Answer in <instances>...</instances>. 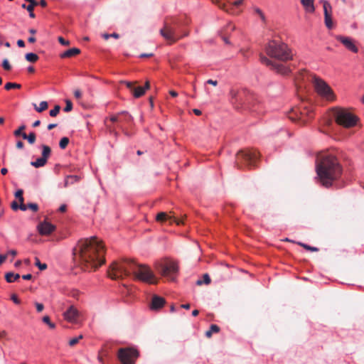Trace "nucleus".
Masks as SVG:
<instances>
[{
    "instance_id": "9",
    "label": "nucleus",
    "mask_w": 364,
    "mask_h": 364,
    "mask_svg": "<svg viewBox=\"0 0 364 364\" xmlns=\"http://www.w3.org/2000/svg\"><path fill=\"white\" fill-rule=\"evenodd\" d=\"M259 157V154L256 150H241L236 155L235 165L238 168H242L245 166H255Z\"/></svg>"
},
{
    "instance_id": "53",
    "label": "nucleus",
    "mask_w": 364,
    "mask_h": 364,
    "mask_svg": "<svg viewBox=\"0 0 364 364\" xmlns=\"http://www.w3.org/2000/svg\"><path fill=\"white\" fill-rule=\"evenodd\" d=\"M206 83L209 84V85H212L213 86H217L218 85V81L217 80H211V79L208 80L206 81Z\"/></svg>"
},
{
    "instance_id": "42",
    "label": "nucleus",
    "mask_w": 364,
    "mask_h": 364,
    "mask_svg": "<svg viewBox=\"0 0 364 364\" xmlns=\"http://www.w3.org/2000/svg\"><path fill=\"white\" fill-rule=\"evenodd\" d=\"M23 190L21 189L18 190L15 193V196L18 199L20 203H22L23 202Z\"/></svg>"
},
{
    "instance_id": "26",
    "label": "nucleus",
    "mask_w": 364,
    "mask_h": 364,
    "mask_svg": "<svg viewBox=\"0 0 364 364\" xmlns=\"http://www.w3.org/2000/svg\"><path fill=\"white\" fill-rule=\"evenodd\" d=\"M22 137L23 139H27L29 144H33L36 141V136L34 132H31L28 135L26 133H23Z\"/></svg>"
},
{
    "instance_id": "58",
    "label": "nucleus",
    "mask_w": 364,
    "mask_h": 364,
    "mask_svg": "<svg viewBox=\"0 0 364 364\" xmlns=\"http://www.w3.org/2000/svg\"><path fill=\"white\" fill-rule=\"evenodd\" d=\"M23 146H24V144H23V143L21 141H17V143H16V148L17 149H22L23 147Z\"/></svg>"
},
{
    "instance_id": "57",
    "label": "nucleus",
    "mask_w": 364,
    "mask_h": 364,
    "mask_svg": "<svg viewBox=\"0 0 364 364\" xmlns=\"http://www.w3.org/2000/svg\"><path fill=\"white\" fill-rule=\"evenodd\" d=\"M17 45L21 48H23L25 46V43L23 40L20 39L17 41Z\"/></svg>"
},
{
    "instance_id": "56",
    "label": "nucleus",
    "mask_w": 364,
    "mask_h": 364,
    "mask_svg": "<svg viewBox=\"0 0 364 364\" xmlns=\"http://www.w3.org/2000/svg\"><path fill=\"white\" fill-rule=\"evenodd\" d=\"M8 255H11L12 257H15L17 255V252L15 250H11L8 252L6 254Z\"/></svg>"
},
{
    "instance_id": "47",
    "label": "nucleus",
    "mask_w": 364,
    "mask_h": 364,
    "mask_svg": "<svg viewBox=\"0 0 364 364\" xmlns=\"http://www.w3.org/2000/svg\"><path fill=\"white\" fill-rule=\"evenodd\" d=\"M59 43L63 46H69L70 41L64 39L62 36H59L58 38Z\"/></svg>"
},
{
    "instance_id": "28",
    "label": "nucleus",
    "mask_w": 364,
    "mask_h": 364,
    "mask_svg": "<svg viewBox=\"0 0 364 364\" xmlns=\"http://www.w3.org/2000/svg\"><path fill=\"white\" fill-rule=\"evenodd\" d=\"M34 106V108L38 112H42L43 111H45L46 109H48V102H46V101H42L41 102V103L39 104V107H37V105L36 104L33 105Z\"/></svg>"
},
{
    "instance_id": "35",
    "label": "nucleus",
    "mask_w": 364,
    "mask_h": 364,
    "mask_svg": "<svg viewBox=\"0 0 364 364\" xmlns=\"http://www.w3.org/2000/svg\"><path fill=\"white\" fill-rule=\"evenodd\" d=\"M69 144V139L68 137H63L59 143L60 149H65Z\"/></svg>"
},
{
    "instance_id": "1",
    "label": "nucleus",
    "mask_w": 364,
    "mask_h": 364,
    "mask_svg": "<svg viewBox=\"0 0 364 364\" xmlns=\"http://www.w3.org/2000/svg\"><path fill=\"white\" fill-rule=\"evenodd\" d=\"M74 259L85 271L97 269L105 262L103 242L93 236L78 241L73 249Z\"/></svg>"
},
{
    "instance_id": "44",
    "label": "nucleus",
    "mask_w": 364,
    "mask_h": 364,
    "mask_svg": "<svg viewBox=\"0 0 364 364\" xmlns=\"http://www.w3.org/2000/svg\"><path fill=\"white\" fill-rule=\"evenodd\" d=\"M2 67L6 70H10L11 69V66L7 59H4L3 60Z\"/></svg>"
},
{
    "instance_id": "60",
    "label": "nucleus",
    "mask_w": 364,
    "mask_h": 364,
    "mask_svg": "<svg viewBox=\"0 0 364 364\" xmlns=\"http://www.w3.org/2000/svg\"><path fill=\"white\" fill-rule=\"evenodd\" d=\"M22 278L26 280H29L32 278V275L31 274H25L22 276Z\"/></svg>"
},
{
    "instance_id": "2",
    "label": "nucleus",
    "mask_w": 364,
    "mask_h": 364,
    "mask_svg": "<svg viewBox=\"0 0 364 364\" xmlns=\"http://www.w3.org/2000/svg\"><path fill=\"white\" fill-rule=\"evenodd\" d=\"M131 273L136 279L143 282L149 284H157L158 282V279L149 267L137 264L133 260L114 261L107 271V274L112 279H123L130 275Z\"/></svg>"
},
{
    "instance_id": "16",
    "label": "nucleus",
    "mask_w": 364,
    "mask_h": 364,
    "mask_svg": "<svg viewBox=\"0 0 364 364\" xmlns=\"http://www.w3.org/2000/svg\"><path fill=\"white\" fill-rule=\"evenodd\" d=\"M320 3L323 4L325 25L328 28L331 29L333 27L332 6L330 3L326 0H321Z\"/></svg>"
},
{
    "instance_id": "45",
    "label": "nucleus",
    "mask_w": 364,
    "mask_h": 364,
    "mask_svg": "<svg viewBox=\"0 0 364 364\" xmlns=\"http://www.w3.org/2000/svg\"><path fill=\"white\" fill-rule=\"evenodd\" d=\"M73 109V104L70 100H66V105L64 108V111L66 112H70Z\"/></svg>"
},
{
    "instance_id": "59",
    "label": "nucleus",
    "mask_w": 364,
    "mask_h": 364,
    "mask_svg": "<svg viewBox=\"0 0 364 364\" xmlns=\"http://www.w3.org/2000/svg\"><path fill=\"white\" fill-rule=\"evenodd\" d=\"M68 321H70L74 325H80L81 324L80 320L73 319V320H68Z\"/></svg>"
},
{
    "instance_id": "10",
    "label": "nucleus",
    "mask_w": 364,
    "mask_h": 364,
    "mask_svg": "<svg viewBox=\"0 0 364 364\" xmlns=\"http://www.w3.org/2000/svg\"><path fill=\"white\" fill-rule=\"evenodd\" d=\"M219 9L225 11V12L232 14L237 15L241 11V5L243 0H211Z\"/></svg>"
},
{
    "instance_id": "15",
    "label": "nucleus",
    "mask_w": 364,
    "mask_h": 364,
    "mask_svg": "<svg viewBox=\"0 0 364 364\" xmlns=\"http://www.w3.org/2000/svg\"><path fill=\"white\" fill-rule=\"evenodd\" d=\"M124 83L136 98L143 96L146 90L150 88V83L149 81L145 82V85L144 87L136 86V82H124Z\"/></svg>"
},
{
    "instance_id": "27",
    "label": "nucleus",
    "mask_w": 364,
    "mask_h": 364,
    "mask_svg": "<svg viewBox=\"0 0 364 364\" xmlns=\"http://www.w3.org/2000/svg\"><path fill=\"white\" fill-rule=\"evenodd\" d=\"M51 153L50 148L47 145H42V157L48 160Z\"/></svg>"
},
{
    "instance_id": "25",
    "label": "nucleus",
    "mask_w": 364,
    "mask_h": 364,
    "mask_svg": "<svg viewBox=\"0 0 364 364\" xmlns=\"http://www.w3.org/2000/svg\"><path fill=\"white\" fill-rule=\"evenodd\" d=\"M20 278V275L18 274H14L13 272H8L5 275V279L7 282H13Z\"/></svg>"
},
{
    "instance_id": "46",
    "label": "nucleus",
    "mask_w": 364,
    "mask_h": 364,
    "mask_svg": "<svg viewBox=\"0 0 364 364\" xmlns=\"http://www.w3.org/2000/svg\"><path fill=\"white\" fill-rule=\"evenodd\" d=\"M28 208L31 209L33 212H37L38 210V205L36 203H28Z\"/></svg>"
},
{
    "instance_id": "55",
    "label": "nucleus",
    "mask_w": 364,
    "mask_h": 364,
    "mask_svg": "<svg viewBox=\"0 0 364 364\" xmlns=\"http://www.w3.org/2000/svg\"><path fill=\"white\" fill-rule=\"evenodd\" d=\"M7 255H0V265L6 259Z\"/></svg>"
},
{
    "instance_id": "40",
    "label": "nucleus",
    "mask_w": 364,
    "mask_h": 364,
    "mask_svg": "<svg viewBox=\"0 0 364 364\" xmlns=\"http://www.w3.org/2000/svg\"><path fill=\"white\" fill-rule=\"evenodd\" d=\"M254 12L255 14H257L261 18V20L263 22L265 21L264 14H263V12L262 11L261 9H259V8H254Z\"/></svg>"
},
{
    "instance_id": "18",
    "label": "nucleus",
    "mask_w": 364,
    "mask_h": 364,
    "mask_svg": "<svg viewBox=\"0 0 364 364\" xmlns=\"http://www.w3.org/2000/svg\"><path fill=\"white\" fill-rule=\"evenodd\" d=\"M55 228L54 225L46 220L41 222L37 226V230L41 235H49L55 230Z\"/></svg>"
},
{
    "instance_id": "49",
    "label": "nucleus",
    "mask_w": 364,
    "mask_h": 364,
    "mask_svg": "<svg viewBox=\"0 0 364 364\" xmlns=\"http://www.w3.org/2000/svg\"><path fill=\"white\" fill-rule=\"evenodd\" d=\"M74 96L76 99H80L82 97V92L80 90H76L74 92Z\"/></svg>"
},
{
    "instance_id": "41",
    "label": "nucleus",
    "mask_w": 364,
    "mask_h": 364,
    "mask_svg": "<svg viewBox=\"0 0 364 364\" xmlns=\"http://www.w3.org/2000/svg\"><path fill=\"white\" fill-rule=\"evenodd\" d=\"M26 129V126L24 124L19 127V128L14 131V134L16 136H22V134L24 133L23 131Z\"/></svg>"
},
{
    "instance_id": "64",
    "label": "nucleus",
    "mask_w": 364,
    "mask_h": 364,
    "mask_svg": "<svg viewBox=\"0 0 364 364\" xmlns=\"http://www.w3.org/2000/svg\"><path fill=\"white\" fill-rule=\"evenodd\" d=\"M40 124H41V121H40V120H36V121H35V122L33 123V127H38Z\"/></svg>"
},
{
    "instance_id": "29",
    "label": "nucleus",
    "mask_w": 364,
    "mask_h": 364,
    "mask_svg": "<svg viewBox=\"0 0 364 364\" xmlns=\"http://www.w3.org/2000/svg\"><path fill=\"white\" fill-rule=\"evenodd\" d=\"M220 330V328L215 324L210 326V329L205 332V336L208 338H210L213 333H218Z\"/></svg>"
},
{
    "instance_id": "62",
    "label": "nucleus",
    "mask_w": 364,
    "mask_h": 364,
    "mask_svg": "<svg viewBox=\"0 0 364 364\" xmlns=\"http://www.w3.org/2000/svg\"><path fill=\"white\" fill-rule=\"evenodd\" d=\"M198 314H199V311H198V310L195 309V310H193V311H192V313H191V316H192L193 317H196V316L198 315Z\"/></svg>"
},
{
    "instance_id": "24",
    "label": "nucleus",
    "mask_w": 364,
    "mask_h": 364,
    "mask_svg": "<svg viewBox=\"0 0 364 364\" xmlns=\"http://www.w3.org/2000/svg\"><path fill=\"white\" fill-rule=\"evenodd\" d=\"M47 161L48 160H46V159H44L43 157L41 156V157L37 159L36 161H31V165L36 168L42 167L46 164Z\"/></svg>"
},
{
    "instance_id": "51",
    "label": "nucleus",
    "mask_w": 364,
    "mask_h": 364,
    "mask_svg": "<svg viewBox=\"0 0 364 364\" xmlns=\"http://www.w3.org/2000/svg\"><path fill=\"white\" fill-rule=\"evenodd\" d=\"M11 299L16 304H18L20 303V300L18 299V296L16 294H13L11 296Z\"/></svg>"
},
{
    "instance_id": "54",
    "label": "nucleus",
    "mask_w": 364,
    "mask_h": 364,
    "mask_svg": "<svg viewBox=\"0 0 364 364\" xmlns=\"http://www.w3.org/2000/svg\"><path fill=\"white\" fill-rule=\"evenodd\" d=\"M66 210H67V205H65V204L61 205L60 206L59 209H58V210H59L60 212H61V213H64V212H65V211H66Z\"/></svg>"
},
{
    "instance_id": "19",
    "label": "nucleus",
    "mask_w": 364,
    "mask_h": 364,
    "mask_svg": "<svg viewBox=\"0 0 364 364\" xmlns=\"http://www.w3.org/2000/svg\"><path fill=\"white\" fill-rule=\"evenodd\" d=\"M156 220L158 222L164 223L165 221H169L170 223H175L179 225L183 223L182 220L177 219L174 216L168 215L166 213L161 212L157 214Z\"/></svg>"
},
{
    "instance_id": "30",
    "label": "nucleus",
    "mask_w": 364,
    "mask_h": 364,
    "mask_svg": "<svg viewBox=\"0 0 364 364\" xmlns=\"http://www.w3.org/2000/svg\"><path fill=\"white\" fill-rule=\"evenodd\" d=\"M25 58L30 63H36L38 60V56L36 53H28L25 55Z\"/></svg>"
},
{
    "instance_id": "21",
    "label": "nucleus",
    "mask_w": 364,
    "mask_h": 364,
    "mask_svg": "<svg viewBox=\"0 0 364 364\" xmlns=\"http://www.w3.org/2000/svg\"><path fill=\"white\" fill-rule=\"evenodd\" d=\"M165 304V299L159 296H154L151 300L150 307L152 310H159Z\"/></svg>"
},
{
    "instance_id": "39",
    "label": "nucleus",
    "mask_w": 364,
    "mask_h": 364,
    "mask_svg": "<svg viewBox=\"0 0 364 364\" xmlns=\"http://www.w3.org/2000/svg\"><path fill=\"white\" fill-rule=\"evenodd\" d=\"M60 110V106L55 105L53 109L50 110L49 114L51 117H56L58 115V114L59 113Z\"/></svg>"
},
{
    "instance_id": "6",
    "label": "nucleus",
    "mask_w": 364,
    "mask_h": 364,
    "mask_svg": "<svg viewBox=\"0 0 364 364\" xmlns=\"http://www.w3.org/2000/svg\"><path fill=\"white\" fill-rule=\"evenodd\" d=\"M230 96V102L236 109H248L252 112H257V109L255 108L256 102H253L254 97L252 95L246 96L245 91L239 92L231 89Z\"/></svg>"
},
{
    "instance_id": "50",
    "label": "nucleus",
    "mask_w": 364,
    "mask_h": 364,
    "mask_svg": "<svg viewBox=\"0 0 364 364\" xmlns=\"http://www.w3.org/2000/svg\"><path fill=\"white\" fill-rule=\"evenodd\" d=\"M11 207L14 210H16L19 208L18 203L15 200L11 203Z\"/></svg>"
},
{
    "instance_id": "4",
    "label": "nucleus",
    "mask_w": 364,
    "mask_h": 364,
    "mask_svg": "<svg viewBox=\"0 0 364 364\" xmlns=\"http://www.w3.org/2000/svg\"><path fill=\"white\" fill-rule=\"evenodd\" d=\"M181 26V21L178 17L167 16L164 21L163 27L160 29V34L169 44H173L188 34L187 32L180 33Z\"/></svg>"
},
{
    "instance_id": "34",
    "label": "nucleus",
    "mask_w": 364,
    "mask_h": 364,
    "mask_svg": "<svg viewBox=\"0 0 364 364\" xmlns=\"http://www.w3.org/2000/svg\"><path fill=\"white\" fill-rule=\"evenodd\" d=\"M119 114H122L123 117H122V123H129L132 121V117L131 115H129L127 112H120Z\"/></svg>"
},
{
    "instance_id": "17",
    "label": "nucleus",
    "mask_w": 364,
    "mask_h": 364,
    "mask_svg": "<svg viewBox=\"0 0 364 364\" xmlns=\"http://www.w3.org/2000/svg\"><path fill=\"white\" fill-rule=\"evenodd\" d=\"M336 39L340 41L348 50H350L351 52L355 53L358 52V48L351 38L343 36H336Z\"/></svg>"
},
{
    "instance_id": "3",
    "label": "nucleus",
    "mask_w": 364,
    "mask_h": 364,
    "mask_svg": "<svg viewBox=\"0 0 364 364\" xmlns=\"http://www.w3.org/2000/svg\"><path fill=\"white\" fill-rule=\"evenodd\" d=\"M316 173L321 184L326 188L333 185L342 174V168L338 159L333 155H323L318 159Z\"/></svg>"
},
{
    "instance_id": "14",
    "label": "nucleus",
    "mask_w": 364,
    "mask_h": 364,
    "mask_svg": "<svg viewBox=\"0 0 364 364\" xmlns=\"http://www.w3.org/2000/svg\"><path fill=\"white\" fill-rule=\"evenodd\" d=\"M260 60L263 64L270 67L278 73L288 75L290 73V69L284 65L274 62L263 55H260Z\"/></svg>"
},
{
    "instance_id": "23",
    "label": "nucleus",
    "mask_w": 364,
    "mask_h": 364,
    "mask_svg": "<svg viewBox=\"0 0 364 364\" xmlns=\"http://www.w3.org/2000/svg\"><path fill=\"white\" fill-rule=\"evenodd\" d=\"M80 53V50L77 48H73L67 50L64 53H61L60 55V57L61 58H71L73 56H75Z\"/></svg>"
},
{
    "instance_id": "7",
    "label": "nucleus",
    "mask_w": 364,
    "mask_h": 364,
    "mask_svg": "<svg viewBox=\"0 0 364 364\" xmlns=\"http://www.w3.org/2000/svg\"><path fill=\"white\" fill-rule=\"evenodd\" d=\"M314 117L312 109L305 103L294 107L289 114V118L294 122H298L301 125H304L309 122Z\"/></svg>"
},
{
    "instance_id": "63",
    "label": "nucleus",
    "mask_w": 364,
    "mask_h": 364,
    "mask_svg": "<svg viewBox=\"0 0 364 364\" xmlns=\"http://www.w3.org/2000/svg\"><path fill=\"white\" fill-rule=\"evenodd\" d=\"M36 38H35V37H33V36L29 37V38H28V41L29 43H35V42H36Z\"/></svg>"
},
{
    "instance_id": "22",
    "label": "nucleus",
    "mask_w": 364,
    "mask_h": 364,
    "mask_svg": "<svg viewBox=\"0 0 364 364\" xmlns=\"http://www.w3.org/2000/svg\"><path fill=\"white\" fill-rule=\"evenodd\" d=\"M301 4L306 12L313 14L315 11L314 0H301Z\"/></svg>"
},
{
    "instance_id": "43",
    "label": "nucleus",
    "mask_w": 364,
    "mask_h": 364,
    "mask_svg": "<svg viewBox=\"0 0 364 364\" xmlns=\"http://www.w3.org/2000/svg\"><path fill=\"white\" fill-rule=\"evenodd\" d=\"M43 321L50 329H54L55 328V323L53 322L52 320H43Z\"/></svg>"
},
{
    "instance_id": "13",
    "label": "nucleus",
    "mask_w": 364,
    "mask_h": 364,
    "mask_svg": "<svg viewBox=\"0 0 364 364\" xmlns=\"http://www.w3.org/2000/svg\"><path fill=\"white\" fill-rule=\"evenodd\" d=\"M139 355V351L133 348H120L118 351V358L122 364H135Z\"/></svg>"
},
{
    "instance_id": "38",
    "label": "nucleus",
    "mask_w": 364,
    "mask_h": 364,
    "mask_svg": "<svg viewBox=\"0 0 364 364\" xmlns=\"http://www.w3.org/2000/svg\"><path fill=\"white\" fill-rule=\"evenodd\" d=\"M82 338V336L80 335L78 337L73 338L69 341V346L71 347L75 346L76 344L78 343L79 341Z\"/></svg>"
},
{
    "instance_id": "33",
    "label": "nucleus",
    "mask_w": 364,
    "mask_h": 364,
    "mask_svg": "<svg viewBox=\"0 0 364 364\" xmlns=\"http://www.w3.org/2000/svg\"><path fill=\"white\" fill-rule=\"evenodd\" d=\"M297 244L304 247V249H306V250H309V251H311V252H318V248L317 247H311L309 245H306V244H304V243H302V242H298Z\"/></svg>"
},
{
    "instance_id": "52",
    "label": "nucleus",
    "mask_w": 364,
    "mask_h": 364,
    "mask_svg": "<svg viewBox=\"0 0 364 364\" xmlns=\"http://www.w3.org/2000/svg\"><path fill=\"white\" fill-rule=\"evenodd\" d=\"M19 209H21L23 211L26 210L28 209V203L27 204H24L23 202L22 203H20Z\"/></svg>"
},
{
    "instance_id": "61",
    "label": "nucleus",
    "mask_w": 364,
    "mask_h": 364,
    "mask_svg": "<svg viewBox=\"0 0 364 364\" xmlns=\"http://www.w3.org/2000/svg\"><path fill=\"white\" fill-rule=\"evenodd\" d=\"M57 127V124H50L48 125V129L51 130Z\"/></svg>"
},
{
    "instance_id": "37",
    "label": "nucleus",
    "mask_w": 364,
    "mask_h": 364,
    "mask_svg": "<svg viewBox=\"0 0 364 364\" xmlns=\"http://www.w3.org/2000/svg\"><path fill=\"white\" fill-rule=\"evenodd\" d=\"M35 265L37 266L41 270H45L47 269V264L41 263L38 257L35 258Z\"/></svg>"
},
{
    "instance_id": "31",
    "label": "nucleus",
    "mask_w": 364,
    "mask_h": 364,
    "mask_svg": "<svg viewBox=\"0 0 364 364\" xmlns=\"http://www.w3.org/2000/svg\"><path fill=\"white\" fill-rule=\"evenodd\" d=\"M203 280L198 279V280L196 281V284L198 286H200L203 284H209L210 283L211 280H210V277H209V275L208 274H204L203 276Z\"/></svg>"
},
{
    "instance_id": "11",
    "label": "nucleus",
    "mask_w": 364,
    "mask_h": 364,
    "mask_svg": "<svg viewBox=\"0 0 364 364\" xmlns=\"http://www.w3.org/2000/svg\"><path fill=\"white\" fill-rule=\"evenodd\" d=\"M313 84L316 92L322 97L329 101L335 100V95L331 88L319 77H313Z\"/></svg>"
},
{
    "instance_id": "32",
    "label": "nucleus",
    "mask_w": 364,
    "mask_h": 364,
    "mask_svg": "<svg viewBox=\"0 0 364 364\" xmlns=\"http://www.w3.org/2000/svg\"><path fill=\"white\" fill-rule=\"evenodd\" d=\"M4 87L6 90H9L11 89H20L21 85L15 82H8L5 85Z\"/></svg>"
},
{
    "instance_id": "36",
    "label": "nucleus",
    "mask_w": 364,
    "mask_h": 364,
    "mask_svg": "<svg viewBox=\"0 0 364 364\" xmlns=\"http://www.w3.org/2000/svg\"><path fill=\"white\" fill-rule=\"evenodd\" d=\"M122 117H123L122 114H119V113H118L116 115L112 116L110 117V121H112V122L122 123Z\"/></svg>"
},
{
    "instance_id": "5",
    "label": "nucleus",
    "mask_w": 364,
    "mask_h": 364,
    "mask_svg": "<svg viewBox=\"0 0 364 364\" xmlns=\"http://www.w3.org/2000/svg\"><path fill=\"white\" fill-rule=\"evenodd\" d=\"M265 50L269 56L281 61H287L292 58L291 52L287 45L276 40L269 41Z\"/></svg>"
},
{
    "instance_id": "48",
    "label": "nucleus",
    "mask_w": 364,
    "mask_h": 364,
    "mask_svg": "<svg viewBox=\"0 0 364 364\" xmlns=\"http://www.w3.org/2000/svg\"><path fill=\"white\" fill-rule=\"evenodd\" d=\"M35 306L38 312H41L43 310L44 306L43 304L36 302Z\"/></svg>"
},
{
    "instance_id": "8",
    "label": "nucleus",
    "mask_w": 364,
    "mask_h": 364,
    "mask_svg": "<svg viewBox=\"0 0 364 364\" xmlns=\"http://www.w3.org/2000/svg\"><path fill=\"white\" fill-rule=\"evenodd\" d=\"M333 117L336 122L345 128H350L356 125L358 117L343 108H336L333 109Z\"/></svg>"
},
{
    "instance_id": "20",
    "label": "nucleus",
    "mask_w": 364,
    "mask_h": 364,
    "mask_svg": "<svg viewBox=\"0 0 364 364\" xmlns=\"http://www.w3.org/2000/svg\"><path fill=\"white\" fill-rule=\"evenodd\" d=\"M65 318H76L83 317L84 315L73 306H70L63 314Z\"/></svg>"
},
{
    "instance_id": "12",
    "label": "nucleus",
    "mask_w": 364,
    "mask_h": 364,
    "mask_svg": "<svg viewBox=\"0 0 364 364\" xmlns=\"http://www.w3.org/2000/svg\"><path fill=\"white\" fill-rule=\"evenodd\" d=\"M157 269L163 277L173 281L178 272V265L176 262L167 261L160 264Z\"/></svg>"
}]
</instances>
